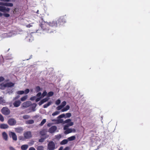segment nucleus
I'll list each match as a JSON object with an SVG mask.
<instances>
[{"label": "nucleus", "instance_id": "obj_1", "mask_svg": "<svg viewBox=\"0 0 150 150\" xmlns=\"http://www.w3.org/2000/svg\"><path fill=\"white\" fill-rule=\"evenodd\" d=\"M40 25L41 28L43 30H45L48 33H52V31H50V30L49 29L50 26L49 24L48 23L42 21Z\"/></svg>", "mask_w": 150, "mask_h": 150}, {"label": "nucleus", "instance_id": "obj_2", "mask_svg": "<svg viewBox=\"0 0 150 150\" xmlns=\"http://www.w3.org/2000/svg\"><path fill=\"white\" fill-rule=\"evenodd\" d=\"M14 84L12 82H8L4 81V83L0 84V88L3 89L6 87H11L14 86Z\"/></svg>", "mask_w": 150, "mask_h": 150}, {"label": "nucleus", "instance_id": "obj_3", "mask_svg": "<svg viewBox=\"0 0 150 150\" xmlns=\"http://www.w3.org/2000/svg\"><path fill=\"white\" fill-rule=\"evenodd\" d=\"M68 126H65L64 127V129L65 130L64 133L68 134L71 132H75L76 130L75 129L71 128H68Z\"/></svg>", "mask_w": 150, "mask_h": 150}, {"label": "nucleus", "instance_id": "obj_4", "mask_svg": "<svg viewBox=\"0 0 150 150\" xmlns=\"http://www.w3.org/2000/svg\"><path fill=\"white\" fill-rule=\"evenodd\" d=\"M55 148V144L52 141L50 142L47 145V149L49 150H54Z\"/></svg>", "mask_w": 150, "mask_h": 150}, {"label": "nucleus", "instance_id": "obj_5", "mask_svg": "<svg viewBox=\"0 0 150 150\" xmlns=\"http://www.w3.org/2000/svg\"><path fill=\"white\" fill-rule=\"evenodd\" d=\"M10 8L3 6H0V11L3 12H8Z\"/></svg>", "mask_w": 150, "mask_h": 150}, {"label": "nucleus", "instance_id": "obj_6", "mask_svg": "<svg viewBox=\"0 0 150 150\" xmlns=\"http://www.w3.org/2000/svg\"><path fill=\"white\" fill-rule=\"evenodd\" d=\"M2 113L5 115H8L10 113L9 110L7 108L4 107L1 110Z\"/></svg>", "mask_w": 150, "mask_h": 150}, {"label": "nucleus", "instance_id": "obj_7", "mask_svg": "<svg viewBox=\"0 0 150 150\" xmlns=\"http://www.w3.org/2000/svg\"><path fill=\"white\" fill-rule=\"evenodd\" d=\"M64 123H67V124L65 126H68V127L74 125V123L71 122L70 119H68L64 121Z\"/></svg>", "mask_w": 150, "mask_h": 150}, {"label": "nucleus", "instance_id": "obj_8", "mask_svg": "<svg viewBox=\"0 0 150 150\" xmlns=\"http://www.w3.org/2000/svg\"><path fill=\"white\" fill-rule=\"evenodd\" d=\"M57 129V127L55 126H53L49 129L48 132L50 133H53L55 132Z\"/></svg>", "mask_w": 150, "mask_h": 150}, {"label": "nucleus", "instance_id": "obj_9", "mask_svg": "<svg viewBox=\"0 0 150 150\" xmlns=\"http://www.w3.org/2000/svg\"><path fill=\"white\" fill-rule=\"evenodd\" d=\"M24 137L25 139H28L31 137V132L30 131L24 133Z\"/></svg>", "mask_w": 150, "mask_h": 150}, {"label": "nucleus", "instance_id": "obj_10", "mask_svg": "<svg viewBox=\"0 0 150 150\" xmlns=\"http://www.w3.org/2000/svg\"><path fill=\"white\" fill-rule=\"evenodd\" d=\"M57 20H54L52 22H50L49 23V24L50 27H56L57 26Z\"/></svg>", "mask_w": 150, "mask_h": 150}, {"label": "nucleus", "instance_id": "obj_11", "mask_svg": "<svg viewBox=\"0 0 150 150\" xmlns=\"http://www.w3.org/2000/svg\"><path fill=\"white\" fill-rule=\"evenodd\" d=\"M31 102L28 101L23 103L22 106L24 108H25L29 107L31 104Z\"/></svg>", "mask_w": 150, "mask_h": 150}, {"label": "nucleus", "instance_id": "obj_12", "mask_svg": "<svg viewBox=\"0 0 150 150\" xmlns=\"http://www.w3.org/2000/svg\"><path fill=\"white\" fill-rule=\"evenodd\" d=\"M9 135L12 138L13 140L16 141L17 140V137L15 133L11 132H10Z\"/></svg>", "mask_w": 150, "mask_h": 150}, {"label": "nucleus", "instance_id": "obj_13", "mask_svg": "<svg viewBox=\"0 0 150 150\" xmlns=\"http://www.w3.org/2000/svg\"><path fill=\"white\" fill-rule=\"evenodd\" d=\"M16 122L13 119H9L8 121V124L11 125H13L16 124Z\"/></svg>", "mask_w": 150, "mask_h": 150}, {"label": "nucleus", "instance_id": "obj_14", "mask_svg": "<svg viewBox=\"0 0 150 150\" xmlns=\"http://www.w3.org/2000/svg\"><path fill=\"white\" fill-rule=\"evenodd\" d=\"M3 139L5 141H7L8 139V136L7 134L5 132H3L2 133Z\"/></svg>", "mask_w": 150, "mask_h": 150}, {"label": "nucleus", "instance_id": "obj_15", "mask_svg": "<svg viewBox=\"0 0 150 150\" xmlns=\"http://www.w3.org/2000/svg\"><path fill=\"white\" fill-rule=\"evenodd\" d=\"M49 98H48V97L46 98H45L42 99L39 103L38 104L39 105H41L44 103H45L47 101L49 100Z\"/></svg>", "mask_w": 150, "mask_h": 150}, {"label": "nucleus", "instance_id": "obj_16", "mask_svg": "<svg viewBox=\"0 0 150 150\" xmlns=\"http://www.w3.org/2000/svg\"><path fill=\"white\" fill-rule=\"evenodd\" d=\"M21 102L20 100H18L16 101L13 103L14 106L16 107H19L21 104Z\"/></svg>", "mask_w": 150, "mask_h": 150}, {"label": "nucleus", "instance_id": "obj_17", "mask_svg": "<svg viewBox=\"0 0 150 150\" xmlns=\"http://www.w3.org/2000/svg\"><path fill=\"white\" fill-rule=\"evenodd\" d=\"M23 130V129L21 127H18L15 128V131L16 132L18 133H21Z\"/></svg>", "mask_w": 150, "mask_h": 150}, {"label": "nucleus", "instance_id": "obj_18", "mask_svg": "<svg viewBox=\"0 0 150 150\" xmlns=\"http://www.w3.org/2000/svg\"><path fill=\"white\" fill-rule=\"evenodd\" d=\"M58 23H60V24H61L62 23H65L66 22L65 20L64 19V17H60L58 20Z\"/></svg>", "mask_w": 150, "mask_h": 150}, {"label": "nucleus", "instance_id": "obj_19", "mask_svg": "<svg viewBox=\"0 0 150 150\" xmlns=\"http://www.w3.org/2000/svg\"><path fill=\"white\" fill-rule=\"evenodd\" d=\"M28 147L27 144H24L21 146V148L22 150H26Z\"/></svg>", "mask_w": 150, "mask_h": 150}, {"label": "nucleus", "instance_id": "obj_20", "mask_svg": "<svg viewBox=\"0 0 150 150\" xmlns=\"http://www.w3.org/2000/svg\"><path fill=\"white\" fill-rule=\"evenodd\" d=\"M8 127V126L7 124H2L0 125V128L2 129H6Z\"/></svg>", "mask_w": 150, "mask_h": 150}, {"label": "nucleus", "instance_id": "obj_21", "mask_svg": "<svg viewBox=\"0 0 150 150\" xmlns=\"http://www.w3.org/2000/svg\"><path fill=\"white\" fill-rule=\"evenodd\" d=\"M70 108V107L69 105H67L64 108H62L61 110V111L62 112H64L67 111L69 110Z\"/></svg>", "mask_w": 150, "mask_h": 150}, {"label": "nucleus", "instance_id": "obj_22", "mask_svg": "<svg viewBox=\"0 0 150 150\" xmlns=\"http://www.w3.org/2000/svg\"><path fill=\"white\" fill-rule=\"evenodd\" d=\"M52 103V101H49L43 105V107L44 108H46L50 105Z\"/></svg>", "mask_w": 150, "mask_h": 150}, {"label": "nucleus", "instance_id": "obj_23", "mask_svg": "<svg viewBox=\"0 0 150 150\" xmlns=\"http://www.w3.org/2000/svg\"><path fill=\"white\" fill-rule=\"evenodd\" d=\"M34 121L33 120H29L26 121L25 123L27 124H31L33 123Z\"/></svg>", "mask_w": 150, "mask_h": 150}, {"label": "nucleus", "instance_id": "obj_24", "mask_svg": "<svg viewBox=\"0 0 150 150\" xmlns=\"http://www.w3.org/2000/svg\"><path fill=\"white\" fill-rule=\"evenodd\" d=\"M75 136H73L68 138L67 139L68 141H72L75 140Z\"/></svg>", "mask_w": 150, "mask_h": 150}, {"label": "nucleus", "instance_id": "obj_25", "mask_svg": "<svg viewBox=\"0 0 150 150\" xmlns=\"http://www.w3.org/2000/svg\"><path fill=\"white\" fill-rule=\"evenodd\" d=\"M5 103V101L3 98L0 97V104H2L3 105H4Z\"/></svg>", "mask_w": 150, "mask_h": 150}, {"label": "nucleus", "instance_id": "obj_26", "mask_svg": "<svg viewBox=\"0 0 150 150\" xmlns=\"http://www.w3.org/2000/svg\"><path fill=\"white\" fill-rule=\"evenodd\" d=\"M4 5L9 7H12L13 6V4L12 3H5L4 4Z\"/></svg>", "mask_w": 150, "mask_h": 150}, {"label": "nucleus", "instance_id": "obj_27", "mask_svg": "<svg viewBox=\"0 0 150 150\" xmlns=\"http://www.w3.org/2000/svg\"><path fill=\"white\" fill-rule=\"evenodd\" d=\"M68 142L67 139H64L61 142L60 144L61 145L66 144Z\"/></svg>", "mask_w": 150, "mask_h": 150}, {"label": "nucleus", "instance_id": "obj_28", "mask_svg": "<svg viewBox=\"0 0 150 150\" xmlns=\"http://www.w3.org/2000/svg\"><path fill=\"white\" fill-rule=\"evenodd\" d=\"M28 98V96L26 95L22 97L21 98V100L22 101H24L25 100Z\"/></svg>", "mask_w": 150, "mask_h": 150}, {"label": "nucleus", "instance_id": "obj_29", "mask_svg": "<svg viewBox=\"0 0 150 150\" xmlns=\"http://www.w3.org/2000/svg\"><path fill=\"white\" fill-rule=\"evenodd\" d=\"M46 132V131L45 129H43L40 132V134L41 135L43 136L45 134Z\"/></svg>", "mask_w": 150, "mask_h": 150}, {"label": "nucleus", "instance_id": "obj_30", "mask_svg": "<svg viewBox=\"0 0 150 150\" xmlns=\"http://www.w3.org/2000/svg\"><path fill=\"white\" fill-rule=\"evenodd\" d=\"M57 121V123L58 124L60 123H62L63 124L64 123V121L63 120V119H59L57 120L56 121Z\"/></svg>", "mask_w": 150, "mask_h": 150}, {"label": "nucleus", "instance_id": "obj_31", "mask_svg": "<svg viewBox=\"0 0 150 150\" xmlns=\"http://www.w3.org/2000/svg\"><path fill=\"white\" fill-rule=\"evenodd\" d=\"M30 116L28 115H25L23 116V118L25 120H27L30 118Z\"/></svg>", "mask_w": 150, "mask_h": 150}, {"label": "nucleus", "instance_id": "obj_32", "mask_svg": "<svg viewBox=\"0 0 150 150\" xmlns=\"http://www.w3.org/2000/svg\"><path fill=\"white\" fill-rule=\"evenodd\" d=\"M37 150H44V147L42 146H39L37 147Z\"/></svg>", "mask_w": 150, "mask_h": 150}, {"label": "nucleus", "instance_id": "obj_33", "mask_svg": "<svg viewBox=\"0 0 150 150\" xmlns=\"http://www.w3.org/2000/svg\"><path fill=\"white\" fill-rule=\"evenodd\" d=\"M60 113V112L58 111H56L53 113L52 115L53 116H55L59 115Z\"/></svg>", "mask_w": 150, "mask_h": 150}, {"label": "nucleus", "instance_id": "obj_34", "mask_svg": "<svg viewBox=\"0 0 150 150\" xmlns=\"http://www.w3.org/2000/svg\"><path fill=\"white\" fill-rule=\"evenodd\" d=\"M63 117H65V115L64 114H62L59 115L58 117L57 118L58 119H60Z\"/></svg>", "mask_w": 150, "mask_h": 150}, {"label": "nucleus", "instance_id": "obj_35", "mask_svg": "<svg viewBox=\"0 0 150 150\" xmlns=\"http://www.w3.org/2000/svg\"><path fill=\"white\" fill-rule=\"evenodd\" d=\"M17 93L19 95H22L24 94V91H20L17 92Z\"/></svg>", "mask_w": 150, "mask_h": 150}, {"label": "nucleus", "instance_id": "obj_36", "mask_svg": "<svg viewBox=\"0 0 150 150\" xmlns=\"http://www.w3.org/2000/svg\"><path fill=\"white\" fill-rule=\"evenodd\" d=\"M65 116H66L65 117V118L69 117H71V114L70 113H67L66 114H65Z\"/></svg>", "mask_w": 150, "mask_h": 150}, {"label": "nucleus", "instance_id": "obj_37", "mask_svg": "<svg viewBox=\"0 0 150 150\" xmlns=\"http://www.w3.org/2000/svg\"><path fill=\"white\" fill-rule=\"evenodd\" d=\"M46 122V120L45 119H44L41 122L40 125L41 126L42 125H44Z\"/></svg>", "mask_w": 150, "mask_h": 150}, {"label": "nucleus", "instance_id": "obj_38", "mask_svg": "<svg viewBox=\"0 0 150 150\" xmlns=\"http://www.w3.org/2000/svg\"><path fill=\"white\" fill-rule=\"evenodd\" d=\"M47 94V92L46 91H44L42 94L41 97L42 98H43Z\"/></svg>", "mask_w": 150, "mask_h": 150}, {"label": "nucleus", "instance_id": "obj_39", "mask_svg": "<svg viewBox=\"0 0 150 150\" xmlns=\"http://www.w3.org/2000/svg\"><path fill=\"white\" fill-rule=\"evenodd\" d=\"M54 93L53 92L50 91L47 94V96L48 97H50L53 95Z\"/></svg>", "mask_w": 150, "mask_h": 150}, {"label": "nucleus", "instance_id": "obj_40", "mask_svg": "<svg viewBox=\"0 0 150 150\" xmlns=\"http://www.w3.org/2000/svg\"><path fill=\"white\" fill-rule=\"evenodd\" d=\"M48 137V136H46L45 138H41V139H40L39 140V142H43L44 141V140L45 139H46Z\"/></svg>", "mask_w": 150, "mask_h": 150}, {"label": "nucleus", "instance_id": "obj_41", "mask_svg": "<svg viewBox=\"0 0 150 150\" xmlns=\"http://www.w3.org/2000/svg\"><path fill=\"white\" fill-rule=\"evenodd\" d=\"M66 104V102L64 101L60 105L63 108Z\"/></svg>", "mask_w": 150, "mask_h": 150}, {"label": "nucleus", "instance_id": "obj_42", "mask_svg": "<svg viewBox=\"0 0 150 150\" xmlns=\"http://www.w3.org/2000/svg\"><path fill=\"white\" fill-rule=\"evenodd\" d=\"M61 103V101L59 99H58L55 101V104L57 105H59Z\"/></svg>", "mask_w": 150, "mask_h": 150}, {"label": "nucleus", "instance_id": "obj_43", "mask_svg": "<svg viewBox=\"0 0 150 150\" xmlns=\"http://www.w3.org/2000/svg\"><path fill=\"white\" fill-rule=\"evenodd\" d=\"M30 90L28 89H26L25 91H24V94H28Z\"/></svg>", "mask_w": 150, "mask_h": 150}, {"label": "nucleus", "instance_id": "obj_44", "mask_svg": "<svg viewBox=\"0 0 150 150\" xmlns=\"http://www.w3.org/2000/svg\"><path fill=\"white\" fill-rule=\"evenodd\" d=\"M40 87L39 86H37L35 88V90L37 92H38L39 91H40Z\"/></svg>", "mask_w": 150, "mask_h": 150}, {"label": "nucleus", "instance_id": "obj_45", "mask_svg": "<svg viewBox=\"0 0 150 150\" xmlns=\"http://www.w3.org/2000/svg\"><path fill=\"white\" fill-rule=\"evenodd\" d=\"M62 108H63L60 105L58 106V107H57L56 108V109L57 110H60L61 109H62Z\"/></svg>", "mask_w": 150, "mask_h": 150}, {"label": "nucleus", "instance_id": "obj_46", "mask_svg": "<svg viewBox=\"0 0 150 150\" xmlns=\"http://www.w3.org/2000/svg\"><path fill=\"white\" fill-rule=\"evenodd\" d=\"M25 138H24L22 136H20L18 137V139L19 140H24L25 139Z\"/></svg>", "mask_w": 150, "mask_h": 150}, {"label": "nucleus", "instance_id": "obj_47", "mask_svg": "<svg viewBox=\"0 0 150 150\" xmlns=\"http://www.w3.org/2000/svg\"><path fill=\"white\" fill-rule=\"evenodd\" d=\"M0 120L2 122L4 120L3 117L1 114H0Z\"/></svg>", "mask_w": 150, "mask_h": 150}, {"label": "nucleus", "instance_id": "obj_48", "mask_svg": "<svg viewBox=\"0 0 150 150\" xmlns=\"http://www.w3.org/2000/svg\"><path fill=\"white\" fill-rule=\"evenodd\" d=\"M3 15L6 17H8L10 16V15L8 13H4Z\"/></svg>", "mask_w": 150, "mask_h": 150}, {"label": "nucleus", "instance_id": "obj_49", "mask_svg": "<svg viewBox=\"0 0 150 150\" xmlns=\"http://www.w3.org/2000/svg\"><path fill=\"white\" fill-rule=\"evenodd\" d=\"M42 98V97H39L38 98H37L36 99H35V101L36 102H38L39 101L40 99L41 98Z\"/></svg>", "mask_w": 150, "mask_h": 150}, {"label": "nucleus", "instance_id": "obj_50", "mask_svg": "<svg viewBox=\"0 0 150 150\" xmlns=\"http://www.w3.org/2000/svg\"><path fill=\"white\" fill-rule=\"evenodd\" d=\"M36 96H33L32 97H31L30 99L31 100H35V99H36Z\"/></svg>", "mask_w": 150, "mask_h": 150}, {"label": "nucleus", "instance_id": "obj_51", "mask_svg": "<svg viewBox=\"0 0 150 150\" xmlns=\"http://www.w3.org/2000/svg\"><path fill=\"white\" fill-rule=\"evenodd\" d=\"M41 93L40 92L38 93L36 95V96L38 97H40L41 96Z\"/></svg>", "mask_w": 150, "mask_h": 150}, {"label": "nucleus", "instance_id": "obj_52", "mask_svg": "<svg viewBox=\"0 0 150 150\" xmlns=\"http://www.w3.org/2000/svg\"><path fill=\"white\" fill-rule=\"evenodd\" d=\"M9 149L10 150H16L14 148L11 146L9 147Z\"/></svg>", "mask_w": 150, "mask_h": 150}, {"label": "nucleus", "instance_id": "obj_53", "mask_svg": "<svg viewBox=\"0 0 150 150\" xmlns=\"http://www.w3.org/2000/svg\"><path fill=\"white\" fill-rule=\"evenodd\" d=\"M57 120L56 119H52L51 120L52 121L54 122V123H57L56 121Z\"/></svg>", "mask_w": 150, "mask_h": 150}, {"label": "nucleus", "instance_id": "obj_54", "mask_svg": "<svg viewBox=\"0 0 150 150\" xmlns=\"http://www.w3.org/2000/svg\"><path fill=\"white\" fill-rule=\"evenodd\" d=\"M4 80V78L3 77L1 76L0 77V82L3 81Z\"/></svg>", "mask_w": 150, "mask_h": 150}, {"label": "nucleus", "instance_id": "obj_55", "mask_svg": "<svg viewBox=\"0 0 150 150\" xmlns=\"http://www.w3.org/2000/svg\"><path fill=\"white\" fill-rule=\"evenodd\" d=\"M29 150H35V149L33 147H31L29 148Z\"/></svg>", "mask_w": 150, "mask_h": 150}, {"label": "nucleus", "instance_id": "obj_56", "mask_svg": "<svg viewBox=\"0 0 150 150\" xmlns=\"http://www.w3.org/2000/svg\"><path fill=\"white\" fill-rule=\"evenodd\" d=\"M26 26L28 27V28H30V27H32V25H31V24H28V25H27Z\"/></svg>", "mask_w": 150, "mask_h": 150}, {"label": "nucleus", "instance_id": "obj_57", "mask_svg": "<svg viewBox=\"0 0 150 150\" xmlns=\"http://www.w3.org/2000/svg\"><path fill=\"white\" fill-rule=\"evenodd\" d=\"M11 0H0V1H6V2H8V1H11Z\"/></svg>", "mask_w": 150, "mask_h": 150}, {"label": "nucleus", "instance_id": "obj_58", "mask_svg": "<svg viewBox=\"0 0 150 150\" xmlns=\"http://www.w3.org/2000/svg\"><path fill=\"white\" fill-rule=\"evenodd\" d=\"M3 35H4V37H7V34H4Z\"/></svg>", "mask_w": 150, "mask_h": 150}, {"label": "nucleus", "instance_id": "obj_59", "mask_svg": "<svg viewBox=\"0 0 150 150\" xmlns=\"http://www.w3.org/2000/svg\"><path fill=\"white\" fill-rule=\"evenodd\" d=\"M68 149H69V147H67L64 150H68Z\"/></svg>", "mask_w": 150, "mask_h": 150}, {"label": "nucleus", "instance_id": "obj_60", "mask_svg": "<svg viewBox=\"0 0 150 150\" xmlns=\"http://www.w3.org/2000/svg\"><path fill=\"white\" fill-rule=\"evenodd\" d=\"M63 148L62 147H61L59 149V150H63Z\"/></svg>", "mask_w": 150, "mask_h": 150}, {"label": "nucleus", "instance_id": "obj_61", "mask_svg": "<svg viewBox=\"0 0 150 150\" xmlns=\"http://www.w3.org/2000/svg\"><path fill=\"white\" fill-rule=\"evenodd\" d=\"M19 97V96H17L16 97L15 99H17V98H18Z\"/></svg>", "mask_w": 150, "mask_h": 150}, {"label": "nucleus", "instance_id": "obj_62", "mask_svg": "<svg viewBox=\"0 0 150 150\" xmlns=\"http://www.w3.org/2000/svg\"><path fill=\"white\" fill-rule=\"evenodd\" d=\"M4 3H3L2 2H0V5H4Z\"/></svg>", "mask_w": 150, "mask_h": 150}, {"label": "nucleus", "instance_id": "obj_63", "mask_svg": "<svg viewBox=\"0 0 150 150\" xmlns=\"http://www.w3.org/2000/svg\"><path fill=\"white\" fill-rule=\"evenodd\" d=\"M17 10V8H15L14 9V12H16V10ZM13 12L14 13V11H13Z\"/></svg>", "mask_w": 150, "mask_h": 150}, {"label": "nucleus", "instance_id": "obj_64", "mask_svg": "<svg viewBox=\"0 0 150 150\" xmlns=\"http://www.w3.org/2000/svg\"><path fill=\"white\" fill-rule=\"evenodd\" d=\"M50 123H49L47 124V126H50Z\"/></svg>", "mask_w": 150, "mask_h": 150}]
</instances>
